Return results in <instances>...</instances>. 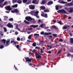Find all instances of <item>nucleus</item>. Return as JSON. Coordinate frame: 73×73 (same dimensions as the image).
Wrapping results in <instances>:
<instances>
[{"label": "nucleus", "mask_w": 73, "mask_h": 73, "mask_svg": "<svg viewBox=\"0 0 73 73\" xmlns=\"http://www.w3.org/2000/svg\"><path fill=\"white\" fill-rule=\"evenodd\" d=\"M66 5H67L69 6H72L73 5V4L71 3H68L67 4H66Z\"/></svg>", "instance_id": "nucleus-18"}, {"label": "nucleus", "mask_w": 73, "mask_h": 73, "mask_svg": "<svg viewBox=\"0 0 73 73\" xmlns=\"http://www.w3.org/2000/svg\"><path fill=\"white\" fill-rule=\"evenodd\" d=\"M17 41H20V38L19 37H17Z\"/></svg>", "instance_id": "nucleus-48"}, {"label": "nucleus", "mask_w": 73, "mask_h": 73, "mask_svg": "<svg viewBox=\"0 0 73 73\" xmlns=\"http://www.w3.org/2000/svg\"><path fill=\"white\" fill-rule=\"evenodd\" d=\"M34 36H39L40 35L38 34H35L34 35Z\"/></svg>", "instance_id": "nucleus-36"}, {"label": "nucleus", "mask_w": 73, "mask_h": 73, "mask_svg": "<svg viewBox=\"0 0 73 73\" xmlns=\"http://www.w3.org/2000/svg\"><path fill=\"white\" fill-rule=\"evenodd\" d=\"M13 42L14 44H17V42L14 41L13 40H11V43L12 44V43H13Z\"/></svg>", "instance_id": "nucleus-14"}, {"label": "nucleus", "mask_w": 73, "mask_h": 73, "mask_svg": "<svg viewBox=\"0 0 73 73\" xmlns=\"http://www.w3.org/2000/svg\"><path fill=\"white\" fill-rule=\"evenodd\" d=\"M40 8L41 9H42L43 10H44L45 9V7L44 6H41L40 7Z\"/></svg>", "instance_id": "nucleus-25"}, {"label": "nucleus", "mask_w": 73, "mask_h": 73, "mask_svg": "<svg viewBox=\"0 0 73 73\" xmlns=\"http://www.w3.org/2000/svg\"><path fill=\"white\" fill-rule=\"evenodd\" d=\"M17 1V3L19 4H21L22 3L21 0H18Z\"/></svg>", "instance_id": "nucleus-20"}, {"label": "nucleus", "mask_w": 73, "mask_h": 73, "mask_svg": "<svg viewBox=\"0 0 73 73\" xmlns=\"http://www.w3.org/2000/svg\"><path fill=\"white\" fill-rule=\"evenodd\" d=\"M16 29H19V27L18 26H16Z\"/></svg>", "instance_id": "nucleus-59"}, {"label": "nucleus", "mask_w": 73, "mask_h": 73, "mask_svg": "<svg viewBox=\"0 0 73 73\" xmlns=\"http://www.w3.org/2000/svg\"><path fill=\"white\" fill-rule=\"evenodd\" d=\"M59 41H61V42H62V41H63V39H60L59 40Z\"/></svg>", "instance_id": "nucleus-44"}, {"label": "nucleus", "mask_w": 73, "mask_h": 73, "mask_svg": "<svg viewBox=\"0 0 73 73\" xmlns=\"http://www.w3.org/2000/svg\"><path fill=\"white\" fill-rule=\"evenodd\" d=\"M18 0H15V1L14 0H13V3H16V1H17Z\"/></svg>", "instance_id": "nucleus-52"}, {"label": "nucleus", "mask_w": 73, "mask_h": 73, "mask_svg": "<svg viewBox=\"0 0 73 73\" xmlns=\"http://www.w3.org/2000/svg\"><path fill=\"white\" fill-rule=\"evenodd\" d=\"M40 53H44V51H42V48L40 49Z\"/></svg>", "instance_id": "nucleus-43"}, {"label": "nucleus", "mask_w": 73, "mask_h": 73, "mask_svg": "<svg viewBox=\"0 0 73 73\" xmlns=\"http://www.w3.org/2000/svg\"><path fill=\"white\" fill-rule=\"evenodd\" d=\"M64 9L66 10L68 13H72L73 12V8L72 7H70L69 8L66 7Z\"/></svg>", "instance_id": "nucleus-1"}, {"label": "nucleus", "mask_w": 73, "mask_h": 73, "mask_svg": "<svg viewBox=\"0 0 73 73\" xmlns=\"http://www.w3.org/2000/svg\"><path fill=\"white\" fill-rule=\"evenodd\" d=\"M52 28H54V29H57V28H56V27L54 25L52 26Z\"/></svg>", "instance_id": "nucleus-34"}, {"label": "nucleus", "mask_w": 73, "mask_h": 73, "mask_svg": "<svg viewBox=\"0 0 73 73\" xmlns=\"http://www.w3.org/2000/svg\"><path fill=\"white\" fill-rule=\"evenodd\" d=\"M53 36L55 37H57V35L56 34H53Z\"/></svg>", "instance_id": "nucleus-31"}, {"label": "nucleus", "mask_w": 73, "mask_h": 73, "mask_svg": "<svg viewBox=\"0 0 73 73\" xmlns=\"http://www.w3.org/2000/svg\"><path fill=\"white\" fill-rule=\"evenodd\" d=\"M2 41L4 43L3 45H5L6 44L5 42H6V40L5 39H3L2 40Z\"/></svg>", "instance_id": "nucleus-23"}, {"label": "nucleus", "mask_w": 73, "mask_h": 73, "mask_svg": "<svg viewBox=\"0 0 73 73\" xmlns=\"http://www.w3.org/2000/svg\"><path fill=\"white\" fill-rule=\"evenodd\" d=\"M58 13H62L63 14H67V12H66V11L64 9H62V10H60L57 11Z\"/></svg>", "instance_id": "nucleus-2"}, {"label": "nucleus", "mask_w": 73, "mask_h": 73, "mask_svg": "<svg viewBox=\"0 0 73 73\" xmlns=\"http://www.w3.org/2000/svg\"><path fill=\"white\" fill-rule=\"evenodd\" d=\"M25 59L26 60V61L27 62H31L32 61V60L33 59V58H30L29 57H25Z\"/></svg>", "instance_id": "nucleus-4"}, {"label": "nucleus", "mask_w": 73, "mask_h": 73, "mask_svg": "<svg viewBox=\"0 0 73 73\" xmlns=\"http://www.w3.org/2000/svg\"><path fill=\"white\" fill-rule=\"evenodd\" d=\"M28 1V0H23V3H26Z\"/></svg>", "instance_id": "nucleus-27"}, {"label": "nucleus", "mask_w": 73, "mask_h": 73, "mask_svg": "<svg viewBox=\"0 0 73 73\" xmlns=\"http://www.w3.org/2000/svg\"><path fill=\"white\" fill-rule=\"evenodd\" d=\"M4 17L6 18L7 19H8V17H7L6 16H4Z\"/></svg>", "instance_id": "nucleus-60"}, {"label": "nucleus", "mask_w": 73, "mask_h": 73, "mask_svg": "<svg viewBox=\"0 0 73 73\" xmlns=\"http://www.w3.org/2000/svg\"><path fill=\"white\" fill-rule=\"evenodd\" d=\"M53 2L52 1H48L47 4L48 5H52V4H53Z\"/></svg>", "instance_id": "nucleus-13"}, {"label": "nucleus", "mask_w": 73, "mask_h": 73, "mask_svg": "<svg viewBox=\"0 0 73 73\" xmlns=\"http://www.w3.org/2000/svg\"><path fill=\"white\" fill-rule=\"evenodd\" d=\"M29 7L31 9H34L35 8V6L33 5H29Z\"/></svg>", "instance_id": "nucleus-10"}, {"label": "nucleus", "mask_w": 73, "mask_h": 73, "mask_svg": "<svg viewBox=\"0 0 73 73\" xmlns=\"http://www.w3.org/2000/svg\"><path fill=\"white\" fill-rule=\"evenodd\" d=\"M70 42L71 44H73V38H71L70 39Z\"/></svg>", "instance_id": "nucleus-17"}, {"label": "nucleus", "mask_w": 73, "mask_h": 73, "mask_svg": "<svg viewBox=\"0 0 73 73\" xmlns=\"http://www.w3.org/2000/svg\"><path fill=\"white\" fill-rule=\"evenodd\" d=\"M33 52H36V50H33Z\"/></svg>", "instance_id": "nucleus-64"}, {"label": "nucleus", "mask_w": 73, "mask_h": 73, "mask_svg": "<svg viewBox=\"0 0 73 73\" xmlns=\"http://www.w3.org/2000/svg\"><path fill=\"white\" fill-rule=\"evenodd\" d=\"M24 23L27 24H29V23L26 20H25L24 21Z\"/></svg>", "instance_id": "nucleus-28"}, {"label": "nucleus", "mask_w": 73, "mask_h": 73, "mask_svg": "<svg viewBox=\"0 0 73 73\" xmlns=\"http://www.w3.org/2000/svg\"><path fill=\"white\" fill-rule=\"evenodd\" d=\"M39 2V1H38V0H37L35 1V4H38Z\"/></svg>", "instance_id": "nucleus-38"}, {"label": "nucleus", "mask_w": 73, "mask_h": 73, "mask_svg": "<svg viewBox=\"0 0 73 73\" xmlns=\"http://www.w3.org/2000/svg\"><path fill=\"white\" fill-rule=\"evenodd\" d=\"M3 7H4V5H3L2 4L0 3V7H1V8H3Z\"/></svg>", "instance_id": "nucleus-37"}, {"label": "nucleus", "mask_w": 73, "mask_h": 73, "mask_svg": "<svg viewBox=\"0 0 73 73\" xmlns=\"http://www.w3.org/2000/svg\"><path fill=\"white\" fill-rule=\"evenodd\" d=\"M36 58L38 59H40L41 58V56H40L38 54L36 53L35 54Z\"/></svg>", "instance_id": "nucleus-7"}, {"label": "nucleus", "mask_w": 73, "mask_h": 73, "mask_svg": "<svg viewBox=\"0 0 73 73\" xmlns=\"http://www.w3.org/2000/svg\"><path fill=\"white\" fill-rule=\"evenodd\" d=\"M5 9L7 11H11V10H12V8L11 7V6H6Z\"/></svg>", "instance_id": "nucleus-9"}, {"label": "nucleus", "mask_w": 73, "mask_h": 73, "mask_svg": "<svg viewBox=\"0 0 73 73\" xmlns=\"http://www.w3.org/2000/svg\"><path fill=\"white\" fill-rule=\"evenodd\" d=\"M27 42H31V40H27Z\"/></svg>", "instance_id": "nucleus-57"}, {"label": "nucleus", "mask_w": 73, "mask_h": 73, "mask_svg": "<svg viewBox=\"0 0 73 73\" xmlns=\"http://www.w3.org/2000/svg\"><path fill=\"white\" fill-rule=\"evenodd\" d=\"M25 19L27 21H35V19H33L32 18L30 17H27L25 18Z\"/></svg>", "instance_id": "nucleus-3"}, {"label": "nucleus", "mask_w": 73, "mask_h": 73, "mask_svg": "<svg viewBox=\"0 0 73 73\" xmlns=\"http://www.w3.org/2000/svg\"><path fill=\"white\" fill-rule=\"evenodd\" d=\"M4 46L3 45H1L0 46V49H3L4 48Z\"/></svg>", "instance_id": "nucleus-33"}, {"label": "nucleus", "mask_w": 73, "mask_h": 73, "mask_svg": "<svg viewBox=\"0 0 73 73\" xmlns=\"http://www.w3.org/2000/svg\"><path fill=\"white\" fill-rule=\"evenodd\" d=\"M14 25H15V27H17L18 26V25L17 24L15 23Z\"/></svg>", "instance_id": "nucleus-55"}, {"label": "nucleus", "mask_w": 73, "mask_h": 73, "mask_svg": "<svg viewBox=\"0 0 73 73\" xmlns=\"http://www.w3.org/2000/svg\"><path fill=\"white\" fill-rule=\"evenodd\" d=\"M3 29L4 30V32H6L7 31V29H6V28L4 27H3Z\"/></svg>", "instance_id": "nucleus-35"}, {"label": "nucleus", "mask_w": 73, "mask_h": 73, "mask_svg": "<svg viewBox=\"0 0 73 73\" xmlns=\"http://www.w3.org/2000/svg\"><path fill=\"white\" fill-rule=\"evenodd\" d=\"M44 17H45L46 18H47V17H48V15H47V14H45Z\"/></svg>", "instance_id": "nucleus-42"}, {"label": "nucleus", "mask_w": 73, "mask_h": 73, "mask_svg": "<svg viewBox=\"0 0 73 73\" xmlns=\"http://www.w3.org/2000/svg\"><path fill=\"white\" fill-rule=\"evenodd\" d=\"M15 70H16L17 71L18 70V69L17 68V67L15 68Z\"/></svg>", "instance_id": "nucleus-61"}, {"label": "nucleus", "mask_w": 73, "mask_h": 73, "mask_svg": "<svg viewBox=\"0 0 73 73\" xmlns=\"http://www.w3.org/2000/svg\"><path fill=\"white\" fill-rule=\"evenodd\" d=\"M9 21H13V19L12 18H11L9 19Z\"/></svg>", "instance_id": "nucleus-32"}, {"label": "nucleus", "mask_w": 73, "mask_h": 73, "mask_svg": "<svg viewBox=\"0 0 73 73\" xmlns=\"http://www.w3.org/2000/svg\"><path fill=\"white\" fill-rule=\"evenodd\" d=\"M19 12V11L17 9H14L13 10L11 11V12H12V13H15V12L17 13V12Z\"/></svg>", "instance_id": "nucleus-11"}, {"label": "nucleus", "mask_w": 73, "mask_h": 73, "mask_svg": "<svg viewBox=\"0 0 73 73\" xmlns=\"http://www.w3.org/2000/svg\"><path fill=\"white\" fill-rule=\"evenodd\" d=\"M44 12H49V11L48 10H44Z\"/></svg>", "instance_id": "nucleus-40"}, {"label": "nucleus", "mask_w": 73, "mask_h": 73, "mask_svg": "<svg viewBox=\"0 0 73 73\" xmlns=\"http://www.w3.org/2000/svg\"><path fill=\"white\" fill-rule=\"evenodd\" d=\"M15 34L16 35H17L19 34V33L17 31H16L15 32Z\"/></svg>", "instance_id": "nucleus-46"}, {"label": "nucleus", "mask_w": 73, "mask_h": 73, "mask_svg": "<svg viewBox=\"0 0 73 73\" xmlns=\"http://www.w3.org/2000/svg\"><path fill=\"white\" fill-rule=\"evenodd\" d=\"M10 12V11H5V12L6 13H9Z\"/></svg>", "instance_id": "nucleus-54"}, {"label": "nucleus", "mask_w": 73, "mask_h": 73, "mask_svg": "<svg viewBox=\"0 0 73 73\" xmlns=\"http://www.w3.org/2000/svg\"><path fill=\"white\" fill-rule=\"evenodd\" d=\"M44 26V24H42L40 25V27L41 28H42V27Z\"/></svg>", "instance_id": "nucleus-45"}, {"label": "nucleus", "mask_w": 73, "mask_h": 73, "mask_svg": "<svg viewBox=\"0 0 73 73\" xmlns=\"http://www.w3.org/2000/svg\"><path fill=\"white\" fill-rule=\"evenodd\" d=\"M29 65H30V66H32V67H33V66H32V64L31 63H29Z\"/></svg>", "instance_id": "nucleus-50"}, {"label": "nucleus", "mask_w": 73, "mask_h": 73, "mask_svg": "<svg viewBox=\"0 0 73 73\" xmlns=\"http://www.w3.org/2000/svg\"><path fill=\"white\" fill-rule=\"evenodd\" d=\"M18 6V5L17 4H16L13 6L12 7L13 8H17V7Z\"/></svg>", "instance_id": "nucleus-22"}, {"label": "nucleus", "mask_w": 73, "mask_h": 73, "mask_svg": "<svg viewBox=\"0 0 73 73\" xmlns=\"http://www.w3.org/2000/svg\"><path fill=\"white\" fill-rule=\"evenodd\" d=\"M32 28H28V30H32Z\"/></svg>", "instance_id": "nucleus-56"}, {"label": "nucleus", "mask_w": 73, "mask_h": 73, "mask_svg": "<svg viewBox=\"0 0 73 73\" xmlns=\"http://www.w3.org/2000/svg\"><path fill=\"white\" fill-rule=\"evenodd\" d=\"M32 45L33 46H36V42L33 43Z\"/></svg>", "instance_id": "nucleus-30"}, {"label": "nucleus", "mask_w": 73, "mask_h": 73, "mask_svg": "<svg viewBox=\"0 0 73 73\" xmlns=\"http://www.w3.org/2000/svg\"><path fill=\"white\" fill-rule=\"evenodd\" d=\"M69 27H70V26H64L63 27V29H66L67 28H69Z\"/></svg>", "instance_id": "nucleus-19"}, {"label": "nucleus", "mask_w": 73, "mask_h": 73, "mask_svg": "<svg viewBox=\"0 0 73 73\" xmlns=\"http://www.w3.org/2000/svg\"><path fill=\"white\" fill-rule=\"evenodd\" d=\"M19 46H19V45H17L16 47L17 48V49H18L19 50H21V49H20V48H19Z\"/></svg>", "instance_id": "nucleus-24"}, {"label": "nucleus", "mask_w": 73, "mask_h": 73, "mask_svg": "<svg viewBox=\"0 0 73 73\" xmlns=\"http://www.w3.org/2000/svg\"><path fill=\"white\" fill-rule=\"evenodd\" d=\"M55 7H56V10H58V9H59V6H58V5H56L55 6Z\"/></svg>", "instance_id": "nucleus-26"}, {"label": "nucleus", "mask_w": 73, "mask_h": 73, "mask_svg": "<svg viewBox=\"0 0 73 73\" xmlns=\"http://www.w3.org/2000/svg\"><path fill=\"white\" fill-rule=\"evenodd\" d=\"M38 23H41V20H40V19L38 20Z\"/></svg>", "instance_id": "nucleus-62"}, {"label": "nucleus", "mask_w": 73, "mask_h": 73, "mask_svg": "<svg viewBox=\"0 0 73 73\" xmlns=\"http://www.w3.org/2000/svg\"><path fill=\"white\" fill-rule=\"evenodd\" d=\"M58 3H60V4H67L68 2H64L62 1H61V0H59L58 1Z\"/></svg>", "instance_id": "nucleus-8"}, {"label": "nucleus", "mask_w": 73, "mask_h": 73, "mask_svg": "<svg viewBox=\"0 0 73 73\" xmlns=\"http://www.w3.org/2000/svg\"><path fill=\"white\" fill-rule=\"evenodd\" d=\"M70 53H68V54H66V56H67V57H69V55H70Z\"/></svg>", "instance_id": "nucleus-53"}, {"label": "nucleus", "mask_w": 73, "mask_h": 73, "mask_svg": "<svg viewBox=\"0 0 73 73\" xmlns=\"http://www.w3.org/2000/svg\"><path fill=\"white\" fill-rule=\"evenodd\" d=\"M58 23L59 24H60V25H62V24H61L62 23V22H61L59 21L58 22Z\"/></svg>", "instance_id": "nucleus-51"}, {"label": "nucleus", "mask_w": 73, "mask_h": 73, "mask_svg": "<svg viewBox=\"0 0 73 73\" xmlns=\"http://www.w3.org/2000/svg\"><path fill=\"white\" fill-rule=\"evenodd\" d=\"M37 45H41V43H39V44H38Z\"/></svg>", "instance_id": "nucleus-63"}, {"label": "nucleus", "mask_w": 73, "mask_h": 73, "mask_svg": "<svg viewBox=\"0 0 73 73\" xmlns=\"http://www.w3.org/2000/svg\"><path fill=\"white\" fill-rule=\"evenodd\" d=\"M35 16H36V17L37 18V19H39V18H40V17H39V15H38V13H39V12L37 11L35 12Z\"/></svg>", "instance_id": "nucleus-5"}, {"label": "nucleus", "mask_w": 73, "mask_h": 73, "mask_svg": "<svg viewBox=\"0 0 73 73\" xmlns=\"http://www.w3.org/2000/svg\"><path fill=\"white\" fill-rule=\"evenodd\" d=\"M9 43H10V39H9L8 40H7L6 41V44H5V45L6 46H8L9 44Z\"/></svg>", "instance_id": "nucleus-12"}, {"label": "nucleus", "mask_w": 73, "mask_h": 73, "mask_svg": "<svg viewBox=\"0 0 73 73\" xmlns=\"http://www.w3.org/2000/svg\"><path fill=\"white\" fill-rule=\"evenodd\" d=\"M5 0H0V3H3Z\"/></svg>", "instance_id": "nucleus-41"}, {"label": "nucleus", "mask_w": 73, "mask_h": 73, "mask_svg": "<svg viewBox=\"0 0 73 73\" xmlns=\"http://www.w3.org/2000/svg\"><path fill=\"white\" fill-rule=\"evenodd\" d=\"M41 35H44V32L42 31L40 33Z\"/></svg>", "instance_id": "nucleus-49"}, {"label": "nucleus", "mask_w": 73, "mask_h": 73, "mask_svg": "<svg viewBox=\"0 0 73 73\" xmlns=\"http://www.w3.org/2000/svg\"><path fill=\"white\" fill-rule=\"evenodd\" d=\"M36 1H37V0L33 1H32L33 3V4H36Z\"/></svg>", "instance_id": "nucleus-39"}, {"label": "nucleus", "mask_w": 73, "mask_h": 73, "mask_svg": "<svg viewBox=\"0 0 73 73\" xmlns=\"http://www.w3.org/2000/svg\"><path fill=\"white\" fill-rule=\"evenodd\" d=\"M7 3H8V2L7 1L5 2L4 3V5H6V4H7Z\"/></svg>", "instance_id": "nucleus-47"}, {"label": "nucleus", "mask_w": 73, "mask_h": 73, "mask_svg": "<svg viewBox=\"0 0 73 73\" xmlns=\"http://www.w3.org/2000/svg\"><path fill=\"white\" fill-rule=\"evenodd\" d=\"M46 3V1H45V0H43L42 1L41 4L42 5H43L44 4H45V3Z\"/></svg>", "instance_id": "nucleus-15"}, {"label": "nucleus", "mask_w": 73, "mask_h": 73, "mask_svg": "<svg viewBox=\"0 0 73 73\" xmlns=\"http://www.w3.org/2000/svg\"><path fill=\"white\" fill-rule=\"evenodd\" d=\"M51 53H52V51H48V53H49V54H51Z\"/></svg>", "instance_id": "nucleus-58"}, {"label": "nucleus", "mask_w": 73, "mask_h": 73, "mask_svg": "<svg viewBox=\"0 0 73 73\" xmlns=\"http://www.w3.org/2000/svg\"><path fill=\"white\" fill-rule=\"evenodd\" d=\"M7 26L8 28H13V25H11L10 23H9L7 24Z\"/></svg>", "instance_id": "nucleus-6"}, {"label": "nucleus", "mask_w": 73, "mask_h": 73, "mask_svg": "<svg viewBox=\"0 0 73 73\" xmlns=\"http://www.w3.org/2000/svg\"><path fill=\"white\" fill-rule=\"evenodd\" d=\"M31 27H33V28H37L38 27V25H31Z\"/></svg>", "instance_id": "nucleus-16"}, {"label": "nucleus", "mask_w": 73, "mask_h": 73, "mask_svg": "<svg viewBox=\"0 0 73 73\" xmlns=\"http://www.w3.org/2000/svg\"><path fill=\"white\" fill-rule=\"evenodd\" d=\"M52 33H44V35H51Z\"/></svg>", "instance_id": "nucleus-21"}, {"label": "nucleus", "mask_w": 73, "mask_h": 73, "mask_svg": "<svg viewBox=\"0 0 73 73\" xmlns=\"http://www.w3.org/2000/svg\"><path fill=\"white\" fill-rule=\"evenodd\" d=\"M31 38H32V36H31V35H29L28 37V38L29 40H31Z\"/></svg>", "instance_id": "nucleus-29"}]
</instances>
